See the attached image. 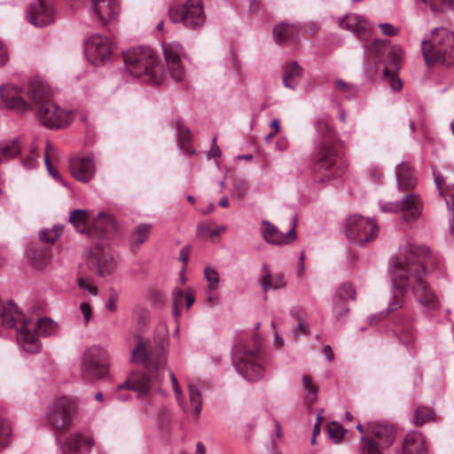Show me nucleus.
<instances>
[{"label": "nucleus", "mask_w": 454, "mask_h": 454, "mask_svg": "<svg viewBox=\"0 0 454 454\" xmlns=\"http://www.w3.org/2000/svg\"><path fill=\"white\" fill-rule=\"evenodd\" d=\"M400 251L401 257L396 259L391 270V278L396 294L389 301L387 311L401 308L403 297L408 287L412 290L419 303L427 308L435 309L438 304L437 298L425 281L427 276L425 261L430 254L429 248L407 239L400 247Z\"/></svg>", "instance_id": "1"}, {"label": "nucleus", "mask_w": 454, "mask_h": 454, "mask_svg": "<svg viewBox=\"0 0 454 454\" xmlns=\"http://www.w3.org/2000/svg\"><path fill=\"white\" fill-rule=\"evenodd\" d=\"M150 341L140 340L132 351L131 360L141 364L148 373H136L129 377L125 386L137 393L139 397L148 395L160 394L166 395L167 391L162 387L164 371L167 369L166 350L163 347L149 349Z\"/></svg>", "instance_id": "2"}, {"label": "nucleus", "mask_w": 454, "mask_h": 454, "mask_svg": "<svg viewBox=\"0 0 454 454\" xmlns=\"http://www.w3.org/2000/svg\"><path fill=\"white\" fill-rule=\"evenodd\" d=\"M0 325L17 329V337L21 348L29 353L41 349L38 337H48L58 333V325L51 318L42 317L34 320L26 318L22 311L12 301L0 303Z\"/></svg>", "instance_id": "3"}, {"label": "nucleus", "mask_w": 454, "mask_h": 454, "mask_svg": "<svg viewBox=\"0 0 454 454\" xmlns=\"http://www.w3.org/2000/svg\"><path fill=\"white\" fill-rule=\"evenodd\" d=\"M316 128L324 139L317 145L314 151L313 172L320 182H325L342 175L347 164L341 153L331 141L332 128L326 114L317 118Z\"/></svg>", "instance_id": "4"}, {"label": "nucleus", "mask_w": 454, "mask_h": 454, "mask_svg": "<svg viewBox=\"0 0 454 454\" xmlns=\"http://www.w3.org/2000/svg\"><path fill=\"white\" fill-rule=\"evenodd\" d=\"M421 50L427 66L454 65V34L446 27H435L421 41Z\"/></svg>", "instance_id": "5"}, {"label": "nucleus", "mask_w": 454, "mask_h": 454, "mask_svg": "<svg viewBox=\"0 0 454 454\" xmlns=\"http://www.w3.org/2000/svg\"><path fill=\"white\" fill-rule=\"evenodd\" d=\"M128 72L143 82L160 85L162 78L155 70L159 59L155 51L145 46L131 49L124 54Z\"/></svg>", "instance_id": "6"}, {"label": "nucleus", "mask_w": 454, "mask_h": 454, "mask_svg": "<svg viewBox=\"0 0 454 454\" xmlns=\"http://www.w3.org/2000/svg\"><path fill=\"white\" fill-rule=\"evenodd\" d=\"M254 349L247 350L244 347H236L233 354V364L237 372L247 380L255 381L263 376V368L256 361L259 357L260 337H253Z\"/></svg>", "instance_id": "7"}, {"label": "nucleus", "mask_w": 454, "mask_h": 454, "mask_svg": "<svg viewBox=\"0 0 454 454\" xmlns=\"http://www.w3.org/2000/svg\"><path fill=\"white\" fill-rule=\"evenodd\" d=\"M77 404L74 400L67 396L57 398L47 411V422L56 435L68 430L76 414Z\"/></svg>", "instance_id": "8"}, {"label": "nucleus", "mask_w": 454, "mask_h": 454, "mask_svg": "<svg viewBox=\"0 0 454 454\" xmlns=\"http://www.w3.org/2000/svg\"><path fill=\"white\" fill-rule=\"evenodd\" d=\"M168 15L174 23L182 22L191 29L200 28L206 20L202 0H186L181 5H171Z\"/></svg>", "instance_id": "9"}, {"label": "nucleus", "mask_w": 454, "mask_h": 454, "mask_svg": "<svg viewBox=\"0 0 454 454\" xmlns=\"http://www.w3.org/2000/svg\"><path fill=\"white\" fill-rule=\"evenodd\" d=\"M107 353L98 347L92 346L86 349L82 355L81 364V374L84 380H98L106 375Z\"/></svg>", "instance_id": "10"}, {"label": "nucleus", "mask_w": 454, "mask_h": 454, "mask_svg": "<svg viewBox=\"0 0 454 454\" xmlns=\"http://www.w3.org/2000/svg\"><path fill=\"white\" fill-rule=\"evenodd\" d=\"M378 224L371 218L353 215L347 219L346 236L356 244L364 246L378 236Z\"/></svg>", "instance_id": "11"}, {"label": "nucleus", "mask_w": 454, "mask_h": 454, "mask_svg": "<svg viewBox=\"0 0 454 454\" xmlns=\"http://www.w3.org/2000/svg\"><path fill=\"white\" fill-rule=\"evenodd\" d=\"M88 269L100 277L111 275L116 269L117 262L108 247L96 244L85 252Z\"/></svg>", "instance_id": "12"}, {"label": "nucleus", "mask_w": 454, "mask_h": 454, "mask_svg": "<svg viewBox=\"0 0 454 454\" xmlns=\"http://www.w3.org/2000/svg\"><path fill=\"white\" fill-rule=\"evenodd\" d=\"M36 114L41 123L51 129H64L71 123L73 112L59 106L52 100L36 107Z\"/></svg>", "instance_id": "13"}, {"label": "nucleus", "mask_w": 454, "mask_h": 454, "mask_svg": "<svg viewBox=\"0 0 454 454\" xmlns=\"http://www.w3.org/2000/svg\"><path fill=\"white\" fill-rule=\"evenodd\" d=\"M85 51L94 65L105 63L112 54V43L107 37L94 35L88 39Z\"/></svg>", "instance_id": "14"}, {"label": "nucleus", "mask_w": 454, "mask_h": 454, "mask_svg": "<svg viewBox=\"0 0 454 454\" xmlns=\"http://www.w3.org/2000/svg\"><path fill=\"white\" fill-rule=\"evenodd\" d=\"M424 207L420 195L413 191L407 192L399 200V206L395 208L401 209V220L404 223H412L418 220Z\"/></svg>", "instance_id": "15"}, {"label": "nucleus", "mask_w": 454, "mask_h": 454, "mask_svg": "<svg viewBox=\"0 0 454 454\" xmlns=\"http://www.w3.org/2000/svg\"><path fill=\"white\" fill-rule=\"evenodd\" d=\"M28 21L36 27H43L52 23L54 8L45 0H35L27 10Z\"/></svg>", "instance_id": "16"}, {"label": "nucleus", "mask_w": 454, "mask_h": 454, "mask_svg": "<svg viewBox=\"0 0 454 454\" xmlns=\"http://www.w3.org/2000/svg\"><path fill=\"white\" fill-rule=\"evenodd\" d=\"M292 223V228L286 234H284L278 229L276 225L267 220H263L262 223V235L266 242L272 245L280 246L290 244L296 239V215L293 216Z\"/></svg>", "instance_id": "17"}, {"label": "nucleus", "mask_w": 454, "mask_h": 454, "mask_svg": "<svg viewBox=\"0 0 454 454\" xmlns=\"http://www.w3.org/2000/svg\"><path fill=\"white\" fill-rule=\"evenodd\" d=\"M401 50L394 48L388 52V56L383 60V76L389 83L393 90L399 91L403 88V82L396 76L401 66Z\"/></svg>", "instance_id": "18"}, {"label": "nucleus", "mask_w": 454, "mask_h": 454, "mask_svg": "<svg viewBox=\"0 0 454 454\" xmlns=\"http://www.w3.org/2000/svg\"><path fill=\"white\" fill-rule=\"evenodd\" d=\"M163 51L171 77L176 82H180L184 76V67L181 62L183 47L177 43H173L164 46Z\"/></svg>", "instance_id": "19"}, {"label": "nucleus", "mask_w": 454, "mask_h": 454, "mask_svg": "<svg viewBox=\"0 0 454 454\" xmlns=\"http://www.w3.org/2000/svg\"><path fill=\"white\" fill-rule=\"evenodd\" d=\"M94 445V440L90 436L82 433H73L67 436L61 444L63 454H82L88 452Z\"/></svg>", "instance_id": "20"}, {"label": "nucleus", "mask_w": 454, "mask_h": 454, "mask_svg": "<svg viewBox=\"0 0 454 454\" xmlns=\"http://www.w3.org/2000/svg\"><path fill=\"white\" fill-rule=\"evenodd\" d=\"M93 12L103 25L114 20L120 11V0H90Z\"/></svg>", "instance_id": "21"}, {"label": "nucleus", "mask_w": 454, "mask_h": 454, "mask_svg": "<svg viewBox=\"0 0 454 454\" xmlns=\"http://www.w3.org/2000/svg\"><path fill=\"white\" fill-rule=\"evenodd\" d=\"M340 27L355 33L361 40L371 37V28L368 22L357 14H348L340 20Z\"/></svg>", "instance_id": "22"}, {"label": "nucleus", "mask_w": 454, "mask_h": 454, "mask_svg": "<svg viewBox=\"0 0 454 454\" xmlns=\"http://www.w3.org/2000/svg\"><path fill=\"white\" fill-rule=\"evenodd\" d=\"M340 27L355 33L361 40L371 37V28L368 22L357 14H348L340 20Z\"/></svg>", "instance_id": "23"}, {"label": "nucleus", "mask_w": 454, "mask_h": 454, "mask_svg": "<svg viewBox=\"0 0 454 454\" xmlns=\"http://www.w3.org/2000/svg\"><path fill=\"white\" fill-rule=\"evenodd\" d=\"M116 230L117 225L114 218L112 215L99 212L91 228L88 229L87 233L90 237L105 238L116 231Z\"/></svg>", "instance_id": "24"}, {"label": "nucleus", "mask_w": 454, "mask_h": 454, "mask_svg": "<svg viewBox=\"0 0 454 454\" xmlns=\"http://www.w3.org/2000/svg\"><path fill=\"white\" fill-rule=\"evenodd\" d=\"M0 96L7 107L20 112L30 109L28 103L20 96V91L13 85L0 86Z\"/></svg>", "instance_id": "25"}, {"label": "nucleus", "mask_w": 454, "mask_h": 454, "mask_svg": "<svg viewBox=\"0 0 454 454\" xmlns=\"http://www.w3.org/2000/svg\"><path fill=\"white\" fill-rule=\"evenodd\" d=\"M27 95L36 107L51 100L50 87L39 77L30 80Z\"/></svg>", "instance_id": "26"}, {"label": "nucleus", "mask_w": 454, "mask_h": 454, "mask_svg": "<svg viewBox=\"0 0 454 454\" xmlns=\"http://www.w3.org/2000/svg\"><path fill=\"white\" fill-rule=\"evenodd\" d=\"M395 175L399 191H412L417 185L415 169L408 161H402L396 167Z\"/></svg>", "instance_id": "27"}, {"label": "nucleus", "mask_w": 454, "mask_h": 454, "mask_svg": "<svg viewBox=\"0 0 454 454\" xmlns=\"http://www.w3.org/2000/svg\"><path fill=\"white\" fill-rule=\"evenodd\" d=\"M70 171L74 178L87 183L94 175V163L89 157L73 159L70 161Z\"/></svg>", "instance_id": "28"}, {"label": "nucleus", "mask_w": 454, "mask_h": 454, "mask_svg": "<svg viewBox=\"0 0 454 454\" xmlns=\"http://www.w3.org/2000/svg\"><path fill=\"white\" fill-rule=\"evenodd\" d=\"M395 333L399 341L406 348L412 347L416 340V333L411 319L408 316H402L395 327Z\"/></svg>", "instance_id": "29"}, {"label": "nucleus", "mask_w": 454, "mask_h": 454, "mask_svg": "<svg viewBox=\"0 0 454 454\" xmlns=\"http://www.w3.org/2000/svg\"><path fill=\"white\" fill-rule=\"evenodd\" d=\"M298 28L285 22L278 23L273 29L275 42L278 44H295L298 43Z\"/></svg>", "instance_id": "30"}, {"label": "nucleus", "mask_w": 454, "mask_h": 454, "mask_svg": "<svg viewBox=\"0 0 454 454\" xmlns=\"http://www.w3.org/2000/svg\"><path fill=\"white\" fill-rule=\"evenodd\" d=\"M373 436L379 448H388L395 441V431L393 426L382 422H376L372 425Z\"/></svg>", "instance_id": "31"}, {"label": "nucleus", "mask_w": 454, "mask_h": 454, "mask_svg": "<svg viewBox=\"0 0 454 454\" xmlns=\"http://www.w3.org/2000/svg\"><path fill=\"white\" fill-rule=\"evenodd\" d=\"M403 453L427 454L423 435L419 432L408 434L403 442Z\"/></svg>", "instance_id": "32"}, {"label": "nucleus", "mask_w": 454, "mask_h": 454, "mask_svg": "<svg viewBox=\"0 0 454 454\" xmlns=\"http://www.w3.org/2000/svg\"><path fill=\"white\" fill-rule=\"evenodd\" d=\"M152 229L151 223H139L134 228L129 238V247L133 253H136L140 246L147 240Z\"/></svg>", "instance_id": "33"}, {"label": "nucleus", "mask_w": 454, "mask_h": 454, "mask_svg": "<svg viewBox=\"0 0 454 454\" xmlns=\"http://www.w3.org/2000/svg\"><path fill=\"white\" fill-rule=\"evenodd\" d=\"M301 67L296 61H292L284 67L283 83L285 87L294 90L301 77Z\"/></svg>", "instance_id": "34"}, {"label": "nucleus", "mask_w": 454, "mask_h": 454, "mask_svg": "<svg viewBox=\"0 0 454 454\" xmlns=\"http://www.w3.org/2000/svg\"><path fill=\"white\" fill-rule=\"evenodd\" d=\"M51 257V249L44 246H39L28 251V259L31 264L38 270L44 268L49 263Z\"/></svg>", "instance_id": "35"}, {"label": "nucleus", "mask_w": 454, "mask_h": 454, "mask_svg": "<svg viewBox=\"0 0 454 454\" xmlns=\"http://www.w3.org/2000/svg\"><path fill=\"white\" fill-rule=\"evenodd\" d=\"M395 47L389 48L387 45V41L380 40V39H374L371 43H369L366 46L365 51L367 53L372 55L373 57H376V58L384 57L382 59V61H383L384 59H386L387 58L389 51H391Z\"/></svg>", "instance_id": "36"}, {"label": "nucleus", "mask_w": 454, "mask_h": 454, "mask_svg": "<svg viewBox=\"0 0 454 454\" xmlns=\"http://www.w3.org/2000/svg\"><path fill=\"white\" fill-rule=\"evenodd\" d=\"M89 214L85 210L75 209L70 213L69 221L74 226L75 230L80 233H87V219Z\"/></svg>", "instance_id": "37"}, {"label": "nucleus", "mask_w": 454, "mask_h": 454, "mask_svg": "<svg viewBox=\"0 0 454 454\" xmlns=\"http://www.w3.org/2000/svg\"><path fill=\"white\" fill-rule=\"evenodd\" d=\"M434 419V411L427 406H419L414 412L413 422L416 426H422Z\"/></svg>", "instance_id": "38"}, {"label": "nucleus", "mask_w": 454, "mask_h": 454, "mask_svg": "<svg viewBox=\"0 0 454 454\" xmlns=\"http://www.w3.org/2000/svg\"><path fill=\"white\" fill-rule=\"evenodd\" d=\"M132 317L136 321L138 331H143L149 324V311L141 305L134 306L132 309Z\"/></svg>", "instance_id": "39"}, {"label": "nucleus", "mask_w": 454, "mask_h": 454, "mask_svg": "<svg viewBox=\"0 0 454 454\" xmlns=\"http://www.w3.org/2000/svg\"><path fill=\"white\" fill-rule=\"evenodd\" d=\"M302 387L307 394L305 395V403L308 406H312L317 398V387L312 383V379L309 375L302 377Z\"/></svg>", "instance_id": "40"}, {"label": "nucleus", "mask_w": 454, "mask_h": 454, "mask_svg": "<svg viewBox=\"0 0 454 454\" xmlns=\"http://www.w3.org/2000/svg\"><path fill=\"white\" fill-rule=\"evenodd\" d=\"M334 295L338 297L339 301L342 300L348 302V300L355 301L356 299V291L352 283L344 282L338 286Z\"/></svg>", "instance_id": "41"}, {"label": "nucleus", "mask_w": 454, "mask_h": 454, "mask_svg": "<svg viewBox=\"0 0 454 454\" xmlns=\"http://www.w3.org/2000/svg\"><path fill=\"white\" fill-rule=\"evenodd\" d=\"M326 430L330 439L334 443H340L342 441L344 434L348 432L347 429L343 428L336 421L330 422L327 425Z\"/></svg>", "instance_id": "42"}, {"label": "nucleus", "mask_w": 454, "mask_h": 454, "mask_svg": "<svg viewBox=\"0 0 454 454\" xmlns=\"http://www.w3.org/2000/svg\"><path fill=\"white\" fill-rule=\"evenodd\" d=\"M189 395L191 404L194 407V413L199 417L202 408L201 393L195 385L189 384Z\"/></svg>", "instance_id": "43"}, {"label": "nucleus", "mask_w": 454, "mask_h": 454, "mask_svg": "<svg viewBox=\"0 0 454 454\" xmlns=\"http://www.w3.org/2000/svg\"><path fill=\"white\" fill-rule=\"evenodd\" d=\"M176 129L177 133V141L182 148H184L190 142V129L184 125L181 120L176 121Z\"/></svg>", "instance_id": "44"}, {"label": "nucleus", "mask_w": 454, "mask_h": 454, "mask_svg": "<svg viewBox=\"0 0 454 454\" xmlns=\"http://www.w3.org/2000/svg\"><path fill=\"white\" fill-rule=\"evenodd\" d=\"M361 454H382L372 438L363 435L360 439Z\"/></svg>", "instance_id": "45"}, {"label": "nucleus", "mask_w": 454, "mask_h": 454, "mask_svg": "<svg viewBox=\"0 0 454 454\" xmlns=\"http://www.w3.org/2000/svg\"><path fill=\"white\" fill-rule=\"evenodd\" d=\"M333 312L336 319L341 320L349 312L347 301L342 300L339 301L338 297L334 295L333 298Z\"/></svg>", "instance_id": "46"}, {"label": "nucleus", "mask_w": 454, "mask_h": 454, "mask_svg": "<svg viewBox=\"0 0 454 454\" xmlns=\"http://www.w3.org/2000/svg\"><path fill=\"white\" fill-rule=\"evenodd\" d=\"M63 228L54 226L52 229L43 230L40 233V239L49 245H52L61 235Z\"/></svg>", "instance_id": "47"}, {"label": "nucleus", "mask_w": 454, "mask_h": 454, "mask_svg": "<svg viewBox=\"0 0 454 454\" xmlns=\"http://www.w3.org/2000/svg\"><path fill=\"white\" fill-rule=\"evenodd\" d=\"M12 434L10 421L0 418V450L8 445Z\"/></svg>", "instance_id": "48"}, {"label": "nucleus", "mask_w": 454, "mask_h": 454, "mask_svg": "<svg viewBox=\"0 0 454 454\" xmlns=\"http://www.w3.org/2000/svg\"><path fill=\"white\" fill-rule=\"evenodd\" d=\"M20 153V147L17 141L12 140V142L0 146V163L2 162V157L12 158Z\"/></svg>", "instance_id": "49"}, {"label": "nucleus", "mask_w": 454, "mask_h": 454, "mask_svg": "<svg viewBox=\"0 0 454 454\" xmlns=\"http://www.w3.org/2000/svg\"><path fill=\"white\" fill-rule=\"evenodd\" d=\"M204 274L207 281L208 282V287L211 290L216 289L218 283H219V274L218 272L211 269L209 267H207L204 270Z\"/></svg>", "instance_id": "50"}, {"label": "nucleus", "mask_w": 454, "mask_h": 454, "mask_svg": "<svg viewBox=\"0 0 454 454\" xmlns=\"http://www.w3.org/2000/svg\"><path fill=\"white\" fill-rule=\"evenodd\" d=\"M169 378L171 380V383L173 386V391H174L176 399L177 400L179 404L183 407V409L185 411V408L184 406V401L182 389L178 384V381H177V379H176L175 373L171 370H169Z\"/></svg>", "instance_id": "51"}, {"label": "nucleus", "mask_w": 454, "mask_h": 454, "mask_svg": "<svg viewBox=\"0 0 454 454\" xmlns=\"http://www.w3.org/2000/svg\"><path fill=\"white\" fill-rule=\"evenodd\" d=\"M247 192V184L242 179H236L232 188V196L239 199L243 198Z\"/></svg>", "instance_id": "52"}, {"label": "nucleus", "mask_w": 454, "mask_h": 454, "mask_svg": "<svg viewBox=\"0 0 454 454\" xmlns=\"http://www.w3.org/2000/svg\"><path fill=\"white\" fill-rule=\"evenodd\" d=\"M263 276L261 278V285L263 291L266 293L269 289H271V272L268 264L262 265Z\"/></svg>", "instance_id": "53"}, {"label": "nucleus", "mask_w": 454, "mask_h": 454, "mask_svg": "<svg viewBox=\"0 0 454 454\" xmlns=\"http://www.w3.org/2000/svg\"><path fill=\"white\" fill-rule=\"evenodd\" d=\"M453 0H431L430 7L434 12H444L450 8Z\"/></svg>", "instance_id": "54"}, {"label": "nucleus", "mask_w": 454, "mask_h": 454, "mask_svg": "<svg viewBox=\"0 0 454 454\" xmlns=\"http://www.w3.org/2000/svg\"><path fill=\"white\" fill-rule=\"evenodd\" d=\"M286 286L285 276L282 273L276 275L271 274V289L278 290L282 289Z\"/></svg>", "instance_id": "55"}, {"label": "nucleus", "mask_w": 454, "mask_h": 454, "mask_svg": "<svg viewBox=\"0 0 454 454\" xmlns=\"http://www.w3.org/2000/svg\"><path fill=\"white\" fill-rule=\"evenodd\" d=\"M335 84L336 89L341 92L348 94L355 93V87L351 83L346 82L340 79H337Z\"/></svg>", "instance_id": "56"}, {"label": "nucleus", "mask_w": 454, "mask_h": 454, "mask_svg": "<svg viewBox=\"0 0 454 454\" xmlns=\"http://www.w3.org/2000/svg\"><path fill=\"white\" fill-rule=\"evenodd\" d=\"M79 287L82 290H87L90 294L96 295L98 294V288L89 283V280L83 278H78Z\"/></svg>", "instance_id": "57"}, {"label": "nucleus", "mask_w": 454, "mask_h": 454, "mask_svg": "<svg viewBox=\"0 0 454 454\" xmlns=\"http://www.w3.org/2000/svg\"><path fill=\"white\" fill-rule=\"evenodd\" d=\"M118 300V294L114 289H111L110 295L106 304V308L110 311H115L117 309L116 301Z\"/></svg>", "instance_id": "58"}, {"label": "nucleus", "mask_w": 454, "mask_h": 454, "mask_svg": "<svg viewBox=\"0 0 454 454\" xmlns=\"http://www.w3.org/2000/svg\"><path fill=\"white\" fill-rule=\"evenodd\" d=\"M379 27H380L382 34L385 35L393 36L398 33V29L389 23H381Z\"/></svg>", "instance_id": "59"}, {"label": "nucleus", "mask_w": 454, "mask_h": 454, "mask_svg": "<svg viewBox=\"0 0 454 454\" xmlns=\"http://www.w3.org/2000/svg\"><path fill=\"white\" fill-rule=\"evenodd\" d=\"M291 316L297 321H305L307 317L306 312L301 308H294L291 310Z\"/></svg>", "instance_id": "60"}, {"label": "nucleus", "mask_w": 454, "mask_h": 454, "mask_svg": "<svg viewBox=\"0 0 454 454\" xmlns=\"http://www.w3.org/2000/svg\"><path fill=\"white\" fill-rule=\"evenodd\" d=\"M173 295V304L174 305H183V301L185 297L184 293L178 288H175L172 293Z\"/></svg>", "instance_id": "61"}, {"label": "nucleus", "mask_w": 454, "mask_h": 454, "mask_svg": "<svg viewBox=\"0 0 454 454\" xmlns=\"http://www.w3.org/2000/svg\"><path fill=\"white\" fill-rule=\"evenodd\" d=\"M81 310L86 322H89L92 317V309L89 303L82 302L81 304Z\"/></svg>", "instance_id": "62"}, {"label": "nucleus", "mask_w": 454, "mask_h": 454, "mask_svg": "<svg viewBox=\"0 0 454 454\" xmlns=\"http://www.w3.org/2000/svg\"><path fill=\"white\" fill-rule=\"evenodd\" d=\"M434 181L436 187L439 189V193L441 196H443V191L442 190V185L445 183L444 177L438 172L434 171Z\"/></svg>", "instance_id": "63"}, {"label": "nucleus", "mask_w": 454, "mask_h": 454, "mask_svg": "<svg viewBox=\"0 0 454 454\" xmlns=\"http://www.w3.org/2000/svg\"><path fill=\"white\" fill-rule=\"evenodd\" d=\"M309 333V326L305 321L297 322V328L294 331V334L298 336L300 333L308 334Z\"/></svg>", "instance_id": "64"}]
</instances>
